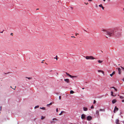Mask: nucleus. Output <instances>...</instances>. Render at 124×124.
Masks as SVG:
<instances>
[{
	"instance_id": "53",
	"label": "nucleus",
	"mask_w": 124,
	"mask_h": 124,
	"mask_svg": "<svg viewBox=\"0 0 124 124\" xmlns=\"http://www.w3.org/2000/svg\"><path fill=\"white\" fill-rule=\"evenodd\" d=\"M10 87H11V88H12V87H11V86H10Z\"/></svg>"
},
{
	"instance_id": "18",
	"label": "nucleus",
	"mask_w": 124,
	"mask_h": 124,
	"mask_svg": "<svg viewBox=\"0 0 124 124\" xmlns=\"http://www.w3.org/2000/svg\"><path fill=\"white\" fill-rule=\"evenodd\" d=\"M98 61L99 63H102L103 62L102 61H101L100 60H98Z\"/></svg>"
},
{
	"instance_id": "15",
	"label": "nucleus",
	"mask_w": 124,
	"mask_h": 124,
	"mask_svg": "<svg viewBox=\"0 0 124 124\" xmlns=\"http://www.w3.org/2000/svg\"><path fill=\"white\" fill-rule=\"evenodd\" d=\"M52 120L54 122L55 121H58V120L55 118H54L52 119Z\"/></svg>"
},
{
	"instance_id": "6",
	"label": "nucleus",
	"mask_w": 124,
	"mask_h": 124,
	"mask_svg": "<svg viewBox=\"0 0 124 124\" xmlns=\"http://www.w3.org/2000/svg\"><path fill=\"white\" fill-rule=\"evenodd\" d=\"M117 69L118 70V73L119 74H120L121 73V70L120 68H117L116 69Z\"/></svg>"
},
{
	"instance_id": "30",
	"label": "nucleus",
	"mask_w": 124,
	"mask_h": 124,
	"mask_svg": "<svg viewBox=\"0 0 124 124\" xmlns=\"http://www.w3.org/2000/svg\"><path fill=\"white\" fill-rule=\"evenodd\" d=\"M96 101L95 100H94V101H93V103L94 104H95V103H96Z\"/></svg>"
},
{
	"instance_id": "28",
	"label": "nucleus",
	"mask_w": 124,
	"mask_h": 124,
	"mask_svg": "<svg viewBox=\"0 0 124 124\" xmlns=\"http://www.w3.org/2000/svg\"><path fill=\"white\" fill-rule=\"evenodd\" d=\"M56 58H54V59H55V58L56 59V60H57V55H56Z\"/></svg>"
},
{
	"instance_id": "25",
	"label": "nucleus",
	"mask_w": 124,
	"mask_h": 124,
	"mask_svg": "<svg viewBox=\"0 0 124 124\" xmlns=\"http://www.w3.org/2000/svg\"><path fill=\"white\" fill-rule=\"evenodd\" d=\"M120 98L121 99H123L124 98V97L123 96H120Z\"/></svg>"
},
{
	"instance_id": "37",
	"label": "nucleus",
	"mask_w": 124,
	"mask_h": 124,
	"mask_svg": "<svg viewBox=\"0 0 124 124\" xmlns=\"http://www.w3.org/2000/svg\"><path fill=\"white\" fill-rule=\"evenodd\" d=\"M84 3L85 4H86V5H87L88 4V3Z\"/></svg>"
},
{
	"instance_id": "20",
	"label": "nucleus",
	"mask_w": 124,
	"mask_h": 124,
	"mask_svg": "<svg viewBox=\"0 0 124 124\" xmlns=\"http://www.w3.org/2000/svg\"><path fill=\"white\" fill-rule=\"evenodd\" d=\"M74 93V92L72 90L70 91V94H73Z\"/></svg>"
},
{
	"instance_id": "51",
	"label": "nucleus",
	"mask_w": 124,
	"mask_h": 124,
	"mask_svg": "<svg viewBox=\"0 0 124 124\" xmlns=\"http://www.w3.org/2000/svg\"><path fill=\"white\" fill-rule=\"evenodd\" d=\"M39 9L38 8V9H37H37Z\"/></svg>"
},
{
	"instance_id": "49",
	"label": "nucleus",
	"mask_w": 124,
	"mask_h": 124,
	"mask_svg": "<svg viewBox=\"0 0 124 124\" xmlns=\"http://www.w3.org/2000/svg\"><path fill=\"white\" fill-rule=\"evenodd\" d=\"M103 0V1H105L106 0Z\"/></svg>"
},
{
	"instance_id": "52",
	"label": "nucleus",
	"mask_w": 124,
	"mask_h": 124,
	"mask_svg": "<svg viewBox=\"0 0 124 124\" xmlns=\"http://www.w3.org/2000/svg\"><path fill=\"white\" fill-rule=\"evenodd\" d=\"M123 10H124V8H123Z\"/></svg>"
},
{
	"instance_id": "44",
	"label": "nucleus",
	"mask_w": 124,
	"mask_h": 124,
	"mask_svg": "<svg viewBox=\"0 0 124 124\" xmlns=\"http://www.w3.org/2000/svg\"><path fill=\"white\" fill-rule=\"evenodd\" d=\"M16 86H15V88L13 89H14V90H15V88H16Z\"/></svg>"
},
{
	"instance_id": "11",
	"label": "nucleus",
	"mask_w": 124,
	"mask_h": 124,
	"mask_svg": "<svg viewBox=\"0 0 124 124\" xmlns=\"http://www.w3.org/2000/svg\"><path fill=\"white\" fill-rule=\"evenodd\" d=\"M98 72H101L102 73V74L104 75V72L102 70H98Z\"/></svg>"
},
{
	"instance_id": "33",
	"label": "nucleus",
	"mask_w": 124,
	"mask_h": 124,
	"mask_svg": "<svg viewBox=\"0 0 124 124\" xmlns=\"http://www.w3.org/2000/svg\"><path fill=\"white\" fill-rule=\"evenodd\" d=\"M61 96H59V100H60L61 99Z\"/></svg>"
},
{
	"instance_id": "46",
	"label": "nucleus",
	"mask_w": 124,
	"mask_h": 124,
	"mask_svg": "<svg viewBox=\"0 0 124 124\" xmlns=\"http://www.w3.org/2000/svg\"><path fill=\"white\" fill-rule=\"evenodd\" d=\"M71 8H72H72H73V7H71Z\"/></svg>"
},
{
	"instance_id": "2",
	"label": "nucleus",
	"mask_w": 124,
	"mask_h": 124,
	"mask_svg": "<svg viewBox=\"0 0 124 124\" xmlns=\"http://www.w3.org/2000/svg\"><path fill=\"white\" fill-rule=\"evenodd\" d=\"M86 59H90V60H93L94 59H95V58H94L92 56H86L85 57Z\"/></svg>"
},
{
	"instance_id": "8",
	"label": "nucleus",
	"mask_w": 124,
	"mask_h": 124,
	"mask_svg": "<svg viewBox=\"0 0 124 124\" xmlns=\"http://www.w3.org/2000/svg\"><path fill=\"white\" fill-rule=\"evenodd\" d=\"M118 108H117L116 106H115V107L114 111V113H115V111L116 110L118 111Z\"/></svg>"
},
{
	"instance_id": "4",
	"label": "nucleus",
	"mask_w": 124,
	"mask_h": 124,
	"mask_svg": "<svg viewBox=\"0 0 124 124\" xmlns=\"http://www.w3.org/2000/svg\"><path fill=\"white\" fill-rule=\"evenodd\" d=\"M87 120L88 121L90 120L92 118V117L90 116H88L87 117Z\"/></svg>"
},
{
	"instance_id": "47",
	"label": "nucleus",
	"mask_w": 124,
	"mask_h": 124,
	"mask_svg": "<svg viewBox=\"0 0 124 124\" xmlns=\"http://www.w3.org/2000/svg\"><path fill=\"white\" fill-rule=\"evenodd\" d=\"M84 89V88H82V89Z\"/></svg>"
},
{
	"instance_id": "32",
	"label": "nucleus",
	"mask_w": 124,
	"mask_h": 124,
	"mask_svg": "<svg viewBox=\"0 0 124 124\" xmlns=\"http://www.w3.org/2000/svg\"><path fill=\"white\" fill-rule=\"evenodd\" d=\"M122 69L124 70V67H122V66H121L120 67Z\"/></svg>"
},
{
	"instance_id": "13",
	"label": "nucleus",
	"mask_w": 124,
	"mask_h": 124,
	"mask_svg": "<svg viewBox=\"0 0 124 124\" xmlns=\"http://www.w3.org/2000/svg\"><path fill=\"white\" fill-rule=\"evenodd\" d=\"M115 74V72L113 71V73L111 74H110V75L112 77L113 75Z\"/></svg>"
},
{
	"instance_id": "5",
	"label": "nucleus",
	"mask_w": 124,
	"mask_h": 124,
	"mask_svg": "<svg viewBox=\"0 0 124 124\" xmlns=\"http://www.w3.org/2000/svg\"><path fill=\"white\" fill-rule=\"evenodd\" d=\"M85 117V115L84 114H82L81 116V118L82 119H84Z\"/></svg>"
},
{
	"instance_id": "7",
	"label": "nucleus",
	"mask_w": 124,
	"mask_h": 124,
	"mask_svg": "<svg viewBox=\"0 0 124 124\" xmlns=\"http://www.w3.org/2000/svg\"><path fill=\"white\" fill-rule=\"evenodd\" d=\"M64 80L67 83H68L70 82V80L69 79L67 78L66 79H64Z\"/></svg>"
},
{
	"instance_id": "36",
	"label": "nucleus",
	"mask_w": 124,
	"mask_h": 124,
	"mask_svg": "<svg viewBox=\"0 0 124 124\" xmlns=\"http://www.w3.org/2000/svg\"><path fill=\"white\" fill-rule=\"evenodd\" d=\"M56 111L57 112H58V108H57L56 109Z\"/></svg>"
},
{
	"instance_id": "50",
	"label": "nucleus",
	"mask_w": 124,
	"mask_h": 124,
	"mask_svg": "<svg viewBox=\"0 0 124 124\" xmlns=\"http://www.w3.org/2000/svg\"><path fill=\"white\" fill-rule=\"evenodd\" d=\"M120 65V64H118V65Z\"/></svg>"
},
{
	"instance_id": "21",
	"label": "nucleus",
	"mask_w": 124,
	"mask_h": 124,
	"mask_svg": "<svg viewBox=\"0 0 124 124\" xmlns=\"http://www.w3.org/2000/svg\"><path fill=\"white\" fill-rule=\"evenodd\" d=\"M64 112L63 111H62L61 112V113H60L59 114V115H62V113H63V112Z\"/></svg>"
},
{
	"instance_id": "31",
	"label": "nucleus",
	"mask_w": 124,
	"mask_h": 124,
	"mask_svg": "<svg viewBox=\"0 0 124 124\" xmlns=\"http://www.w3.org/2000/svg\"><path fill=\"white\" fill-rule=\"evenodd\" d=\"M91 109L93 108H94V107H93V106H92L91 107Z\"/></svg>"
},
{
	"instance_id": "3",
	"label": "nucleus",
	"mask_w": 124,
	"mask_h": 124,
	"mask_svg": "<svg viewBox=\"0 0 124 124\" xmlns=\"http://www.w3.org/2000/svg\"><path fill=\"white\" fill-rule=\"evenodd\" d=\"M66 75H68L69 76L70 78H76L77 77L76 76H72L70 74H69L68 73L66 72Z\"/></svg>"
},
{
	"instance_id": "39",
	"label": "nucleus",
	"mask_w": 124,
	"mask_h": 124,
	"mask_svg": "<svg viewBox=\"0 0 124 124\" xmlns=\"http://www.w3.org/2000/svg\"><path fill=\"white\" fill-rule=\"evenodd\" d=\"M13 33H11L10 34L12 36H13Z\"/></svg>"
},
{
	"instance_id": "10",
	"label": "nucleus",
	"mask_w": 124,
	"mask_h": 124,
	"mask_svg": "<svg viewBox=\"0 0 124 124\" xmlns=\"http://www.w3.org/2000/svg\"><path fill=\"white\" fill-rule=\"evenodd\" d=\"M119 120L118 119H117L116 120V124H120L119 123Z\"/></svg>"
},
{
	"instance_id": "34",
	"label": "nucleus",
	"mask_w": 124,
	"mask_h": 124,
	"mask_svg": "<svg viewBox=\"0 0 124 124\" xmlns=\"http://www.w3.org/2000/svg\"><path fill=\"white\" fill-rule=\"evenodd\" d=\"M54 121H51L50 122V123L51 124L52 123H54Z\"/></svg>"
},
{
	"instance_id": "27",
	"label": "nucleus",
	"mask_w": 124,
	"mask_h": 124,
	"mask_svg": "<svg viewBox=\"0 0 124 124\" xmlns=\"http://www.w3.org/2000/svg\"><path fill=\"white\" fill-rule=\"evenodd\" d=\"M99 6L100 7H101L102 6L101 4L99 5Z\"/></svg>"
},
{
	"instance_id": "42",
	"label": "nucleus",
	"mask_w": 124,
	"mask_h": 124,
	"mask_svg": "<svg viewBox=\"0 0 124 124\" xmlns=\"http://www.w3.org/2000/svg\"><path fill=\"white\" fill-rule=\"evenodd\" d=\"M122 80L124 82V78Z\"/></svg>"
},
{
	"instance_id": "38",
	"label": "nucleus",
	"mask_w": 124,
	"mask_h": 124,
	"mask_svg": "<svg viewBox=\"0 0 124 124\" xmlns=\"http://www.w3.org/2000/svg\"><path fill=\"white\" fill-rule=\"evenodd\" d=\"M103 9H104V8L103 6L101 7Z\"/></svg>"
},
{
	"instance_id": "24",
	"label": "nucleus",
	"mask_w": 124,
	"mask_h": 124,
	"mask_svg": "<svg viewBox=\"0 0 124 124\" xmlns=\"http://www.w3.org/2000/svg\"><path fill=\"white\" fill-rule=\"evenodd\" d=\"M39 106H36L34 108H39Z\"/></svg>"
},
{
	"instance_id": "45",
	"label": "nucleus",
	"mask_w": 124,
	"mask_h": 124,
	"mask_svg": "<svg viewBox=\"0 0 124 124\" xmlns=\"http://www.w3.org/2000/svg\"><path fill=\"white\" fill-rule=\"evenodd\" d=\"M1 106L0 107V110H1Z\"/></svg>"
},
{
	"instance_id": "9",
	"label": "nucleus",
	"mask_w": 124,
	"mask_h": 124,
	"mask_svg": "<svg viewBox=\"0 0 124 124\" xmlns=\"http://www.w3.org/2000/svg\"><path fill=\"white\" fill-rule=\"evenodd\" d=\"M116 101V99H114L112 100V102L113 104H114L115 103Z\"/></svg>"
},
{
	"instance_id": "26",
	"label": "nucleus",
	"mask_w": 124,
	"mask_h": 124,
	"mask_svg": "<svg viewBox=\"0 0 124 124\" xmlns=\"http://www.w3.org/2000/svg\"><path fill=\"white\" fill-rule=\"evenodd\" d=\"M45 118V117L43 116H41V119L42 120L43 119H44Z\"/></svg>"
},
{
	"instance_id": "14",
	"label": "nucleus",
	"mask_w": 124,
	"mask_h": 124,
	"mask_svg": "<svg viewBox=\"0 0 124 124\" xmlns=\"http://www.w3.org/2000/svg\"><path fill=\"white\" fill-rule=\"evenodd\" d=\"M99 111L98 110H97L96 111V115H97L98 116L99 115Z\"/></svg>"
},
{
	"instance_id": "12",
	"label": "nucleus",
	"mask_w": 124,
	"mask_h": 124,
	"mask_svg": "<svg viewBox=\"0 0 124 124\" xmlns=\"http://www.w3.org/2000/svg\"><path fill=\"white\" fill-rule=\"evenodd\" d=\"M113 91H112L111 92V95L113 96H115L116 95H113Z\"/></svg>"
},
{
	"instance_id": "1",
	"label": "nucleus",
	"mask_w": 124,
	"mask_h": 124,
	"mask_svg": "<svg viewBox=\"0 0 124 124\" xmlns=\"http://www.w3.org/2000/svg\"><path fill=\"white\" fill-rule=\"evenodd\" d=\"M102 31L105 33V34L108 35L110 37L114 35L117 37H120L121 35V32L120 31H116L115 33H114V30L113 29H109L107 30H103Z\"/></svg>"
},
{
	"instance_id": "35",
	"label": "nucleus",
	"mask_w": 124,
	"mask_h": 124,
	"mask_svg": "<svg viewBox=\"0 0 124 124\" xmlns=\"http://www.w3.org/2000/svg\"><path fill=\"white\" fill-rule=\"evenodd\" d=\"M71 37L72 38H75V37L74 36H72Z\"/></svg>"
},
{
	"instance_id": "29",
	"label": "nucleus",
	"mask_w": 124,
	"mask_h": 124,
	"mask_svg": "<svg viewBox=\"0 0 124 124\" xmlns=\"http://www.w3.org/2000/svg\"><path fill=\"white\" fill-rule=\"evenodd\" d=\"M27 78L29 79H32V78L31 77Z\"/></svg>"
},
{
	"instance_id": "43",
	"label": "nucleus",
	"mask_w": 124,
	"mask_h": 124,
	"mask_svg": "<svg viewBox=\"0 0 124 124\" xmlns=\"http://www.w3.org/2000/svg\"><path fill=\"white\" fill-rule=\"evenodd\" d=\"M89 1H92V0H88Z\"/></svg>"
},
{
	"instance_id": "19",
	"label": "nucleus",
	"mask_w": 124,
	"mask_h": 124,
	"mask_svg": "<svg viewBox=\"0 0 124 124\" xmlns=\"http://www.w3.org/2000/svg\"><path fill=\"white\" fill-rule=\"evenodd\" d=\"M100 111H105V109H100L99 110Z\"/></svg>"
},
{
	"instance_id": "40",
	"label": "nucleus",
	"mask_w": 124,
	"mask_h": 124,
	"mask_svg": "<svg viewBox=\"0 0 124 124\" xmlns=\"http://www.w3.org/2000/svg\"><path fill=\"white\" fill-rule=\"evenodd\" d=\"M122 102H124V100H122Z\"/></svg>"
},
{
	"instance_id": "22",
	"label": "nucleus",
	"mask_w": 124,
	"mask_h": 124,
	"mask_svg": "<svg viewBox=\"0 0 124 124\" xmlns=\"http://www.w3.org/2000/svg\"><path fill=\"white\" fill-rule=\"evenodd\" d=\"M52 103H50L49 104H47V106H48L49 105H52Z\"/></svg>"
},
{
	"instance_id": "23",
	"label": "nucleus",
	"mask_w": 124,
	"mask_h": 124,
	"mask_svg": "<svg viewBox=\"0 0 124 124\" xmlns=\"http://www.w3.org/2000/svg\"><path fill=\"white\" fill-rule=\"evenodd\" d=\"M40 108L42 109L43 110H45V107Z\"/></svg>"
},
{
	"instance_id": "54",
	"label": "nucleus",
	"mask_w": 124,
	"mask_h": 124,
	"mask_svg": "<svg viewBox=\"0 0 124 124\" xmlns=\"http://www.w3.org/2000/svg\"><path fill=\"white\" fill-rule=\"evenodd\" d=\"M109 0V1H110V0Z\"/></svg>"
},
{
	"instance_id": "16",
	"label": "nucleus",
	"mask_w": 124,
	"mask_h": 124,
	"mask_svg": "<svg viewBox=\"0 0 124 124\" xmlns=\"http://www.w3.org/2000/svg\"><path fill=\"white\" fill-rule=\"evenodd\" d=\"M83 109L84 111H87V108L85 107H83Z\"/></svg>"
},
{
	"instance_id": "48",
	"label": "nucleus",
	"mask_w": 124,
	"mask_h": 124,
	"mask_svg": "<svg viewBox=\"0 0 124 124\" xmlns=\"http://www.w3.org/2000/svg\"><path fill=\"white\" fill-rule=\"evenodd\" d=\"M71 124H73L72 123H71Z\"/></svg>"
},
{
	"instance_id": "17",
	"label": "nucleus",
	"mask_w": 124,
	"mask_h": 124,
	"mask_svg": "<svg viewBox=\"0 0 124 124\" xmlns=\"http://www.w3.org/2000/svg\"><path fill=\"white\" fill-rule=\"evenodd\" d=\"M110 88H114L115 90V91L116 92L117 91V89L115 87H114V86H113V87H111Z\"/></svg>"
},
{
	"instance_id": "41",
	"label": "nucleus",
	"mask_w": 124,
	"mask_h": 124,
	"mask_svg": "<svg viewBox=\"0 0 124 124\" xmlns=\"http://www.w3.org/2000/svg\"><path fill=\"white\" fill-rule=\"evenodd\" d=\"M3 31H4V30H3V31L2 32H0V33H2Z\"/></svg>"
}]
</instances>
